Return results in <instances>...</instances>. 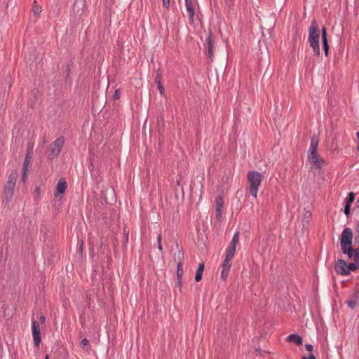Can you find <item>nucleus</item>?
<instances>
[{
    "label": "nucleus",
    "instance_id": "1",
    "mask_svg": "<svg viewBox=\"0 0 359 359\" xmlns=\"http://www.w3.org/2000/svg\"><path fill=\"white\" fill-rule=\"evenodd\" d=\"M353 231L351 229L345 228L340 236V246L343 254L346 255L348 258H353V260L359 259V249L353 248Z\"/></svg>",
    "mask_w": 359,
    "mask_h": 359
},
{
    "label": "nucleus",
    "instance_id": "2",
    "mask_svg": "<svg viewBox=\"0 0 359 359\" xmlns=\"http://www.w3.org/2000/svg\"><path fill=\"white\" fill-rule=\"evenodd\" d=\"M263 178L264 175L256 170H251L247 175L249 192L255 198H257L258 189Z\"/></svg>",
    "mask_w": 359,
    "mask_h": 359
},
{
    "label": "nucleus",
    "instance_id": "3",
    "mask_svg": "<svg viewBox=\"0 0 359 359\" xmlns=\"http://www.w3.org/2000/svg\"><path fill=\"white\" fill-rule=\"evenodd\" d=\"M319 38L320 35L318 33V25L316 20H313L309 28V43L310 46L312 48L314 53L319 55L320 53L319 46Z\"/></svg>",
    "mask_w": 359,
    "mask_h": 359
},
{
    "label": "nucleus",
    "instance_id": "4",
    "mask_svg": "<svg viewBox=\"0 0 359 359\" xmlns=\"http://www.w3.org/2000/svg\"><path fill=\"white\" fill-rule=\"evenodd\" d=\"M65 144V138L60 137L57 138L53 143H51L46 152L47 156L49 159H54L60 153L62 148Z\"/></svg>",
    "mask_w": 359,
    "mask_h": 359
},
{
    "label": "nucleus",
    "instance_id": "5",
    "mask_svg": "<svg viewBox=\"0 0 359 359\" xmlns=\"http://www.w3.org/2000/svg\"><path fill=\"white\" fill-rule=\"evenodd\" d=\"M239 231H236L234 233L233 238L226 250L225 256L231 258H233L234 257L236 246L239 241Z\"/></svg>",
    "mask_w": 359,
    "mask_h": 359
},
{
    "label": "nucleus",
    "instance_id": "6",
    "mask_svg": "<svg viewBox=\"0 0 359 359\" xmlns=\"http://www.w3.org/2000/svg\"><path fill=\"white\" fill-rule=\"evenodd\" d=\"M32 337L34 340V344L35 346H39L41 343V332L39 328V325L36 320H32Z\"/></svg>",
    "mask_w": 359,
    "mask_h": 359
},
{
    "label": "nucleus",
    "instance_id": "7",
    "mask_svg": "<svg viewBox=\"0 0 359 359\" xmlns=\"http://www.w3.org/2000/svg\"><path fill=\"white\" fill-rule=\"evenodd\" d=\"M308 158L315 169H320L324 163V160L319 158L318 152L308 154Z\"/></svg>",
    "mask_w": 359,
    "mask_h": 359
},
{
    "label": "nucleus",
    "instance_id": "8",
    "mask_svg": "<svg viewBox=\"0 0 359 359\" xmlns=\"http://www.w3.org/2000/svg\"><path fill=\"white\" fill-rule=\"evenodd\" d=\"M15 187V186L12 184L10 185L8 184H6L4 189V197L3 199V202H5L6 203L8 204L11 201L14 194Z\"/></svg>",
    "mask_w": 359,
    "mask_h": 359
},
{
    "label": "nucleus",
    "instance_id": "9",
    "mask_svg": "<svg viewBox=\"0 0 359 359\" xmlns=\"http://www.w3.org/2000/svg\"><path fill=\"white\" fill-rule=\"evenodd\" d=\"M334 269L336 272L341 276L348 275L347 269V263L344 259H339L334 264Z\"/></svg>",
    "mask_w": 359,
    "mask_h": 359
},
{
    "label": "nucleus",
    "instance_id": "10",
    "mask_svg": "<svg viewBox=\"0 0 359 359\" xmlns=\"http://www.w3.org/2000/svg\"><path fill=\"white\" fill-rule=\"evenodd\" d=\"M232 259L233 258L225 256L224 260L222 264V270L221 273V278L223 280H226L229 275L231 266L230 262Z\"/></svg>",
    "mask_w": 359,
    "mask_h": 359
},
{
    "label": "nucleus",
    "instance_id": "11",
    "mask_svg": "<svg viewBox=\"0 0 359 359\" xmlns=\"http://www.w3.org/2000/svg\"><path fill=\"white\" fill-rule=\"evenodd\" d=\"M185 1V7L187 9V11L189 15V18L191 22L194 21V15L195 11L193 6V2L192 0H184Z\"/></svg>",
    "mask_w": 359,
    "mask_h": 359
},
{
    "label": "nucleus",
    "instance_id": "12",
    "mask_svg": "<svg viewBox=\"0 0 359 359\" xmlns=\"http://www.w3.org/2000/svg\"><path fill=\"white\" fill-rule=\"evenodd\" d=\"M67 189V182L64 178H60L57 186L55 196L57 197L58 194H62L65 193Z\"/></svg>",
    "mask_w": 359,
    "mask_h": 359
},
{
    "label": "nucleus",
    "instance_id": "13",
    "mask_svg": "<svg viewBox=\"0 0 359 359\" xmlns=\"http://www.w3.org/2000/svg\"><path fill=\"white\" fill-rule=\"evenodd\" d=\"M322 32V41H323V47L326 55H327L329 50V45L328 41L327 39V29L325 27H323L321 30Z\"/></svg>",
    "mask_w": 359,
    "mask_h": 359
},
{
    "label": "nucleus",
    "instance_id": "14",
    "mask_svg": "<svg viewBox=\"0 0 359 359\" xmlns=\"http://www.w3.org/2000/svg\"><path fill=\"white\" fill-rule=\"evenodd\" d=\"M206 46L208 57L210 60H212L213 57V44L211 35H209L206 39Z\"/></svg>",
    "mask_w": 359,
    "mask_h": 359
},
{
    "label": "nucleus",
    "instance_id": "15",
    "mask_svg": "<svg viewBox=\"0 0 359 359\" xmlns=\"http://www.w3.org/2000/svg\"><path fill=\"white\" fill-rule=\"evenodd\" d=\"M223 200L222 198H218L216 200V217L217 219H220L223 212Z\"/></svg>",
    "mask_w": 359,
    "mask_h": 359
},
{
    "label": "nucleus",
    "instance_id": "16",
    "mask_svg": "<svg viewBox=\"0 0 359 359\" xmlns=\"http://www.w3.org/2000/svg\"><path fill=\"white\" fill-rule=\"evenodd\" d=\"M287 341L291 343H294L297 345L302 344V338L297 334H292L287 336Z\"/></svg>",
    "mask_w": 359,
    "mask_h": 359
},
{
    "label": "nucleus",
    "instance_id": "17",
    "mask_svg": "<svg viewBox=\"0 0 359 359\" xmlns=\"http://www.w3.org/2000/svg\"><path fill=\"white\" fill-rule=\"evenodd\" d=\"M318 139L316 137H312L311 140L310 147L308 154L318 152Z\"/></svg>",
    "mask_w": 359,
    "mask_h": 359
},
{
    "label": "nucleus",
    "instance_id": "18",
    "mask_svg": "<svg viewBox=\"0 0 359 359\" xmlns=\"http://www.w3.org/2000/svg\"><path fill=\"white\" fill-rule=\"evenodd\" d=\"M18 172L16 170H13L8 177V180L6 182V184H12V185H14L15 186V183H16V180H17V178H18Z\"/></svg>",
    "mask_w": 359,
    "mask_h": 359
},
{
    "label": "nucleus",
    "instance_id": "19",
    "mask_svg": "<svg viewBox=\"0 0 359 359\" xmlns=\"http://www.w3.org/2000/svg\"><path fill=\"white\" fill-rule=\"evenodd\" d=\"M204 267H205V265L203 263H201L199 264L198 269L196 271V275H195V280L196 282H198L201 280Z\"/></svg>",
    "mask_w": 359,
    "mask_h": 359
},
{
    "label": "nucleus",
    "instance_id": "20",
    "mask_svg": "<svg viewBox=\"0 0 359 359\" xmlns=\"http://www.w3.org/2000/svg\"><path fill=\"white\" fill-rule=\"evenodd\" d=\"M358 268H359V259L354 260V262L347 264V269L348 271V274L351 271H355Z\"/></svg>",
    "mask_w": 359,
    "mask_h": 359
},
{
    "label": "nucleus",
    "instance_id": "21",
    "mask_svg": "<svg viewBox=\"0 0 359 359\" xmlns=\"http://www.w3.org/2000/svg\"><path fill=\"white\" fill-rule=\"evenodd\" d=\"M355 199V194L353 192H349L347 197L345 199V204L350 205L353 202Z\"/></svg>",
    "mask_w": 359,
    "mask_h": 359
},
{
    "label": "nucleus",
    "instance_id": "22",
    "mask_svg": "<svg viewBox=\"0 0 359 359\" xmlns=\"http://www.w3.org/2000/svg\"><path fill=\"white\" fill-rule=\"evenodd\" d=\"M184 273L182 262H178L177 266V277H182Z\"/></svg>",
    "mask_w": 359,
    "mask_h": 359
},
{
    "label": "nucleus",
    "instance_id": "23",
    "mask_svg": "<svg viewBox=\"0 0 359 359\" xmlns=\"http://www.w3.org/2000/svg\"><path fill=\"white\" fill-rule=\"evenodd\" d=\"M346 304L348 305V306L351 309H354L357 305L356 301L353 299H349L346 302Z\"/></svg>",
    "mask_w": 359,
    "mask_h": 359
},
{
    "label": "nucleus",
    "instance_id": "24",
    "mask_svg": "<svg viewBox=\"0 0 359 359\" xmlns=\"http://www.w3.org/2000/svg\"><path fill=\"white\" fill-rule=\"evenodd\" d=\"M355 231V240L359 244V222H358L356 223Z\"/></svg>",
    "mask_w": 359,
    "mask_h": 359
},
{
    "label": "nucleus",
    "instance_id": "25",
    "mask_svg": "<svg viewBox=\"0 0 359 359\" xmlns=\"http://www.w3.org/2000/svg\"><path fill=\"white\" fill-rule=\"evenodd\" d=\"M28 165H29V158H28V155H27L26 158L25 159V161H24L22 171H27Z\"/></svg>",
    "mask_w": 359,
    "mask_h": 359
},
{
    "label": "nucleus",
    "instance_id": "26",
    "mask_svg": "<svg viewBox=\"0 0 359 359\" xmlns=\"http://www.w3.org/2000/svg\"><path fill=\"white\" fill-rule=\"evenodd\" d=\"M157 242H158V248L160 251H162L163 246L161 245V236L158 235L157 237Z\"/></svg>",
    "mask_w": 359,
    "mask_h": 359
},
{
    "label": "nucleus",
    "instance_id": "27",
    "mask_svg": "<svg viewBox=\"0 0 359 359\" xmlns=\"http://www.w3.org/2000/svg\"><path fill=\"white\" fill-rule=\"evenodd\" d=\"M177 285L181 291L182 287V277H177Z\"/></svg>",
    "mask_w": 359,
    "mask_h": 359
},
{
    "label": "nucleus",
    "instance_id": "28",
    "mask_svg": "<svg viewBox=\"0 0 359 359\" xmlns=\"http://www.w3.org/2000/svg\"><path fill=\"white\" fill-rule=\"evenodd\" d=\"M344 212L346 216L350 214V205L345 204Z\"/></svg>",
    "mask_w": 359,
    "mask_h": 359
},
{
    "label": "nucleus",
    "instance_id": "29",
    "mask_svg": "<svg viewBox=\"0 0 359 359\" xmlns=\"http://www.w3.org/2000/svg\"><path fill=\"white\" fill-rule=\"evenodd\" d=\"M158 88L159 90L160 93L161 95H163L164 93V88H163V86L161 85V81H158Z\"/></svg>",
    "mask_w": 359,
    "mask_h": 359
},
{
    "label": "nucleus",
    "instance_id": "30",
    "mask_svg": "<svg viewBox=\"0 0 359 359\" xmlns=\"http://www.w3.org/2000/svg\"><path fill=\"white\" fill-rule=\"evenodd\" d=\"M33 11H34V13H36V14H38L41 12V8L36 5H35L34 7H33Z\"/></svg>",
    "mask_w": 359,
    "mask_h": 359
},
{
    "label": "nucleus",
    "instance_id": "31",
    "mask_svg": "<svg viewBox=\"0 0 359 359\" xmlns=\"http://www.w3.org/2000/svg\"><path fill=\"white\" fill-rule=\"evenodd\" d=\"M40 195H41V191H40L39 187H36V189L34 190V197H39Z\"/></svg>",
    "mask_w": 359,
    "mask_h": 359
},
{
    "label": "nucleus",
    "instance_id": "32",
    "mask_svg": "<svg viewBox=\"0 0 359 359\" xmlns=\"http://www.w3.org/2000/svg\"><path fill=\"white\" fill-rule=\"evenodd\" d=\"M163 5L165 8H168L170 6V0H163Z\"/></svg>",
    "mask_w": 359,
    "mask_h": 359
},
{
    "label": "nucleus",
    "instance_id": "33",
    "mask_svg": "<svg viewBox=\"0 0 359 359\" xmlns=\"http://www.w3.org/2000/svg\"><path fill=\"white\" fill-rule=\"evenodd\" d=\"M88 344L89 341L86 338L83 339L81 341V344L83 346H88Z\"/></svg>",
    "mask_w": 359,
    "mask_h": 359
},
{
    "label": "nucleus",
    "instance_id": "34",
    "mask_svg": "<svg viewBox=\"0 0 359 359\" xmlns=\"http://www.w3.org/2000/svg\"><path fill=\"white\" fill-rule=\"evenodd\" d=\"M305 349L307 351H313V346L310 344H307L305 345Z\"/></svg>",
    "mask_w": 359,
    "mask_h": 359
},
{
    "label": "nucleus",
    "instance_id": "35",
    "mask_svg": "<svg viewBox=\"0 0 359 359\" xmlns=\"http://www.w3.org/2000/svg\"><path fill=\"white\" fill-rule=\"evenodd\" d=\"M114 98L115 100L116 99H118L119 97H120V90H116L113 95Z\"/></svg>",
    "mask_w": 359,
    "mask_h": 359
},
{
    "label": "nucleus",
    "instance_id": "36",
    "mask_svg": "<svg viewBox=\"0 0 359 359\" xmlns=\"http://www.w3.org/2000/svg\"><path fill=\"white\" fill-rule=\"evenodd\" d=\"M27 171H22V180L23 182H25L27 180Z\"/></svg>",
    "mask_w": 359,
    "mask_h": 359
},
{
    "label": "nucleus",
    "instance_id": "37",
    "mask_svg": "<svg viewBox=\"0 0 359 359\" xmlns=\"http://www.w3.org/2000/svg\"><path fill=\"white\" fill-rule=\"evenodd\" d=\"M225 2L229 7H231L233 5V0H225Z\"/></svg>",
    "mask_w": 359,
    "mask_h": 359
},
{
    "label": "nucleus",
    "instance_id": "38",
    "mask_svg": "<svg viewBox=\"0 0 359 359\" xmlns=\"http://www.w3.org/2000/svg\"><path fill=\"white\" fill-rule=\"evenodd\" d=\"M310 216H311V213L309 212H306L305 214V216L304 217V221L306 219V222H308V219Z\"/></svg>",
    "mask_w": 359,
    "mask_h": 359
},
{
    "label": "nucleus",
    "instance_id": "39",
    "mask_svg": "<svg viewBox=\"0 0 359 359\" xmlns=\"http://www.w3.org/2000/svg\"><path fill=\"white\" fill-rule=\"evenodd\" d=\"M161 74H156V79H155V81L156 82L158 83V81H161Z\"/></svg>",
    "mask_w": 359,
    "mask_h": 359
},
{
    "label": "nucleus",
    "instance_id": "40",
    "mask_svg": "<svg viewBox=\"0 0 359 359\" xmlns=\"http://www.w3.org/2000/svg\"><path fill=\"white\" fill-rule=\"evenodd\" d=\"M45 320H46V318H45V316H40V321H41L42 323H45Z\"/></svg>",
    "mask_w": 359,
    "mask_h": 359
},
{
    "label": "nucleus",
    "instance_id": "41",
    "mask_svg": "<svg viewBox=\"0 0 359 359\" xmlns=\"http://www.w3.org/2000/svg\"><path fill=\"white\" fill-rule=\"evenodd\" d=\"M79 252L82 253L83 251V242L81 243L80 247H79Z\"/></svg>",
    "mask_w": 359,
    "mask_h": 359
},
{
    "label": "nucleus",
    "instance_id": "42",
    "mask_svg": "<svg viewBox=\"0 0 359 359\" xmlns=\"http://www.w3.org/2000/svg\"><path fill=\"white\" fill-rule=\"evenodd\" d=\"M307 359H316V358L313 354H311Z\"/></svg>",
    "mask_w": 359,
    "mask_h": 359
},
{
    "label": "nucleus",
    "instance_id": "43",
    "mask_svg": "<svg viewBox=\"0 0 359 359\" xmlns=\"http://www.w3.org/2000/svg\"><path fill=\"white\" fill-rule=\"evenodd\" d=\"M356 135L359 141V131L356 133ZM357 149L358 151H359V144L357 146Z\"/></svg>",
    "mask_w": 359,
    "mask_h": 359
},
{
    "label": "nucleus",
    "instance_id": "44",
    "mask_svg": "<svg viewBox=\"0 0 359 359\" xmlns=\"http://www.w3.org/2000/svg\"><path fill=\"white\" fill-rule=\"evenodd\" d=\"M302 359H307V358L306 356H304Z\"/></svg>",
    "mask_w": 359,
    "mask_h": 359
},
{
    "label": "nucleus",
    "instance_id": "45",
    "mask_svg": "<svg viewBox=\"0 0 359 359\" xmlns=\"http://www.w3.org/2000/svg\"><path fill=\"white\" fill-rule=\"evenodd\" d=\"M46 359H48V355H46Z\"/></svg>",
    "mask_w": 359,
    "mask_h": 359
}]
</instances>
